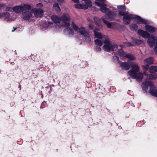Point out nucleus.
Segmentation results:
<instances>
[{
  "instance_id": "f257e3e1",
  "label": "nucleus",
  "mask_w": 157,
  "mask_h": 157,
  "mask_svg": "<svg viewBox=\"0 0 157 157\" xmlns=\"http://www.w3.org/2000/svg\"><path fill=\"white\" fill-rule=\"evenodd\" d=\"M130 67L132 69L128 72L129 75L132 79H136L137 81L140 82L143 78V74L141 72H138L140 67L137 64L132 63Z\"/></svg>"
},
{
  "instance_id": "f03ea898",
  "label": "nucleus",
  "mask_w": 157,
  "mask_h": 157,
  "mask_svg": "<svg viewBox=\"0 0 157 157\" xmlns=\"http://www.w3.org/2000/svg\"><path fill=\"white\" fill-rule=\"evenodd\" d=\"M132 19H134V21L136 22L137 24H140L142 23L144 24H147V21L146 20L142 18L140 16H134L132 14H130L128 18L125 22H124V24L126 25L129 24Z\"/></svg>"
},
{
  "instance_id": "7ed1b4c3",
  "label": "nucleus",
  "mask_w": 157,
  "mask_h": 157,
  "mask_svg": "<svg viewBox=\"0 0 157 157\" xmlns=\"http://www.w3.org/2000/svg\"><path fill=\"white\" fill-rule=\"evenodd\" d=\"M95 4L98 6L101 7L100 10L102 13H105L110 18L111 17L113 18L116 16V13L113 11H111L109 8L105 7L106 5L104 3H100L98 2H95Z\"/></svg>"
},
{
  "instance_id": "20e7f679",
  "label": "nucleus",
  "mask_w": 157,
  "mask_h": 157,
  "mask_svg": "<svg viewBox=\"0 0 157 157\" xmlns=\"http://www.w3.org/2000/svg\"><path fill=\"white\" fill-rule=\"evenodd\" d=\"M117 8L120 10L118 15L119 17L123 16V21L124 23V22H125L130 14L128 12L126 11V7L125 5L118 6Z\"/></svg>"
},
{
  "instance_id": "39448f33",
  "label": "nucleus",
  "mask_w": 157,
  "mask_h": 157,
  "mask_svg": "<svg viewBox=\"0 0 157 157\" xmlns=\"http://www.w3.org/2000/svg\"><path fill=\"white\" fill-rule=\"evenodd\" d=\"M12 9L17 13H20L23 11V7L22 5L13 7V8L11 7L7 8H6V10L7 11H10V10Z\"/></svg>"
},
{
  "instance_id": "423d86ee",
  "label": "nucleus",
  "mask_w": 157,
  "mask_h": 157,
  "mask_svg": "<svg viewBox=\"0 0 157 157\" xmlns=\"http://www.w3.org/2000/svg\"><path fill=\"white\" fill-rule=\"evenodd\" d=\"M32 16V13L31 12L26 10L23 12L21 14V17L23 19L26 20H28L30 19Z\"/></svg>"
},
{
  "instance_id": "0eeeda50",
  "label": "nucleus",
  "mask_w": 157,
  "mask_h": 157,
  "mask_svg": "<svg viewBox=\"0 0 157 157\" xmlns=\"http://www.w3.org/2000/svg\"><path fill=\"white\" fill-rule=\"evenodd\" d=\"M138 33L139 35L144 38H148L150 36V35L149 33L142 29L138 30Z\"/></svg>"
},
{
  "instance_id": "6e6552de",
  "label": "nucleus",
  "mask_w": 157,
  "mask_h": 157,
  "mask_svg": "<svg viewBox=\"0 0 157 157\" xmlns=\"http://www.w3.org/2000/svg\"><path fill=\"white\" fill-rule=\"evenodd\" d=\"M44 11L41 9H36L34 12V13L35 17H41L42 16Z\"/></svg>"
},
{
  "instance_id": "1a4fd4ad",
  "label": "nucleus",
  "mask_w": 157,
  "mask_h": 157,
  "mask_svg": "<svg viewBox=\"0 0 157 157\" xmlns=\"http://www.w3.org/2000/svg\"><path fill=\"white\" fill-rule=\"evenodd\" d=\"M155 39L153 36H150L147 40L148 44L150 47H153L155 44Z\"/></svg>"
},
{
  "instance_id": "9d476101",
  "label": "nucleus",
  "mask_w": 157,
  "mask_h": 157,
  "mask_svg": "<svg viewBox=\"0 0 157 157\" xmlns=\"http://www.w3.org/2000/svg\"><path fill=\"white\" fill-rule=\"evenodd\" d=\"M75 8L78 9H82L86 10L89 8L87 5L84 4L77 3L75 5Z\"/></svg>"
},
{
  "instance_id": "9b49d317",
  "label": "nucleus",
  "mask_w": 157,
  "mask_h": 157,
  "mask_svg": "<svg viewBox=\"0 0 157 157\" xmlns=\"http://www.w3.org/2000/svg\"><path fill=\"white\" fill-rule=\"evenodd\" d=\"M131 64L128 63L127 62H122L120 64V66L122 69L127 70H129Z\"/></svg>"
},
{
  "instance_id": "f8f14e48",
  "label": "nucleus",
  "mask_w": 157,
  "mask_h": 157,
  "mask_svg": "<svg viewBox=\"0 0 157 157\" xmlns=\"http://www.w3.org/2000/svg\"><path fill=\"white\" fill-rule=\"evenodd\" d=\"M145 28L147 31L151 33H155L156 30L157 29L156 28L149 25H146Z\"/></svg>"
},
{
  "instance_id": "ddd939ff",
  "label": "nucleus",
  "mask_w": 157,
  "mask_h": 157,
  "mask_svg": "<svg viewBox=\"0 0 157 157\" xmlns=\"http://www.w3.org/2000/svg\"><path fill=\"white\" fill-rule=\"evenodd\" d=\"M103 49L107 52L113 51V46L112 44H105L103 47Z\"/></svg>"
},
{
  "instance_id": "4468645a",
  "label": "nucleus",
  "mask_w": 157,
  "mask_h": 157,
  "mask_svg": "<svg viewBox=\"0 0 157 157\" xmlns=\"http://www.w3.org/2000/svg\"><path fill=\"white\" fill-rule=\"evenodd\" d=\"M131 39L132 40V44H134V46L141 44L143 42L142 40L137 39L134 37H132Z\"/></svg>"
},
{
  "instance_id": "2eb2a0df",
  "label": "nucleus",
  "mask_w": 157,
  "mask_h": 157,
  "mask_svg": "<svg viewBox=\"0 0 157 157\" xmlns=\"http://www.w3.org/2000/svg\"><path fill=\"white\" fill-rule=\"evenodd\" d=\"M64 32L66 34L69 35H73L74 34L73 29L70 27L66 28L64 30Z\"/></svg>"
},
{
  "instance_id": "dca6fc26",
  "label": "nucleus",
  "mask_w": 157,
  "mask_h": 157,
  "mask_svg": "<svg viewBox=\"0 0 157 157\" xmlns=\"http://www.w3.org/2000/svg\"><path fill=\"white\" fill-rule=\"evenodd\" d=\"M149 93L152 96L157 97V90L155 89V87L150 88Z\"/></svg>"
},
{
  "instance_id": "f3484780",
  "label": "nucleus",
  "mask_w": 157,
  "mask_h": 157,
  "mask_svg": "<svg viewBox=\"0 0 157 157\" xmlns=\"http://www.w3.org/2000/svg\"><path fill=\"white\" fill-rule=\"evenodd\" d=\"M70 20V17L69 15L67 14L63 15L60 17V20L63 22L68 21Z\"/></svg>"
},
{
  "instance_id": "a211bd4d",
  "label": "nucleus",
  "mask_w": 157,
  "mask_h": 157,
  "mask_svg": "<svg viewBox=\"0 0 157 157\" xmlns=\"http://www.w3.org/2000/svg\"><path fill=\"white\" fill-rule=\"evenodd\" d=\"M85 28L81 27L80 29L79 30V32L82 35L85 36L89 35V32L88 31L85 30Z\"/></svg>"
},
{
  "instance_id": "6ab92c4d",
  "label": "nucleus",
  "mask_w": 157,
  "mask_h": 157,
  "mask_svg": "<svg viewBox=\"0 0 157 157\" xmlns=\"http://www.w3.org/2000/svg\"><path fill=\"white\" fill-rule=\"evenodd\" d=\"M52 20L55 23H59L60 21V18L57 15H52L51 17Z\"/></svg>"
},
{
  "instance_id": "aec40b11",
  "label": "nucleus",
  "mask_w": 157,
  "mask_h": 157,
  "mask_svg": "<svg viewBox=\"0 0 157 157\" xmlns=\"http://www.w3.org/2000/svg\"><path fill=\"white\" fill-rule=\"evenodd\" d=\"M149 71L151 73H153L157 72V66H151L149 67Z\"/></svg>"
},
{
  "instance_id": "412c9836",
  "label": "nucleus",
  "mask_w": 157,
  "mask_h": 157,
  "mask_svg": "<svg viewBox=\"0 0 157 157\" xmlns=\"http://www.w3.org/2000/svg\"><path fill=\"white\" fill-rule=\"evenodd\" d=\"M131 29L133 31L137 30L138 26L135 23L132 24L130 25Z\"/></svg>"
},
{
  "instance_id": "4be33fe9",
  "label": "nucleus",
  "mask_w": 157,
  "mask_h": 157,
  "mask_svg": "<svg viewBox=\"0 0 157 157\" xmlns=\"http://www.w3.org/2000/svg\"><path fill=\"white\" fill-rule=\"evenodd\" d=\"M144 61L147 63V64H149L150 65L153 63V59L151 57L145 59Z\"/></svg>"
},
{
  "instance_id": "5701e85b",
  "label": "nucleus",
  "mask_w": 157,
  "mask_h": 157,
  "mask_svg": "<svg viewBox=\"0 0 157 157\" xmlns=\"http://www.w3.org/2000/svg\"><path fill=\"white\" fill-rule=\"evenodd\" d=\"M21 5L23 7V11L25 10H29L31 9V6L29 4H24Z\"/></svg>"
},
{
  "instance_id": "b1692460",
  "label": "nucleus",
  "mask_w": 157,
  "mask_h": 157,
  "mask_svg": "<svg viewBox=\"0 0 157 157\" xmlns=\"http://www.w3.org/2000/svg\"><path fill=\"white\" fill-rule=\"evenodd\" d=\"M93 32H94L95 36L96 38L100 39H101L102 38V36L101 33L98 32H97L95 30H93Z\"/></svg>"
},
{
  "instance_id": "393cba45",
  "label": "nucleus",
  "mask_w": 157,
  "mask_h": 157,
  "mask_svg": "<svg viewBox=\"0 0 157 157\" xmlns=\"http://www.w3.org/2000/svg\"><path fill=\"white\" fill-rule=\"evenodd\" d=\"M84 2L86 5H87L89 8H91L92 6V2L91 0H82Z\"/></svg>"
},
{
  "instance_id": "a878e982",
  "label": "nucleus",
  "mask_w": 157,
  "mask_h": 157,
  "mask_svg": "<svg viewBox=\"0 0 157 157\" xmlns=\"http://www.w3.org/2000/svg\"><path fill=\"white\" fill-rule=\"evenodd\" d=\"M94 43L95 45L98 46H101L103 44L102 42L99 39H96L94 41Z\"/></svg>"
},
{
  "instance_id": "bb28decb",
  "label": "nucleus",
  "mask_w": 157,
  "mask_h": 157,
  "mask_svg": "<svg viewBox=\"0 0 157 157\" xmlns=\"http://www.w3.org/2000/svg\"><path fill=\"white\" fill-rule=\"evenodd\" d=\"M157 78V75H154L152 74H150L148 75L147 78L150 80L155 79Z\"/></svg>"
},
{
  "instance_id": "cd10ccee",
  "label": "nucleus",
  "mask_w": 157,
  "mask_h": 157,
  "mask_svg": "<svg viewBox=\"0 0 157 157\" xmlns=\"http://www.w3.org/2000/svg\"><path fill=\"white\" fill-rule=\"evenodd\" d=\"M102 21L106 25H107V27L109 28H110L112 26V24L111 23L109 22L106 20L103 19L102 20Z\"/></svg>"
},
{
  "instance_id": "c85d7f7f",
  "label": "nucleus",
  "mask_w": 157,
  "mask_h": 157,
  "mask_svg": "<svg viewBox=\"0 0 157 157\" xmlns=\"http://www.w3.org/2000/svg\"><path fill=\"white\" fill-rule=\"evenodd\" d=\"M71 26L75 31H78L80 29V28L77 26L73 22L71 23Z\"/></svg>"
},
{
  "instance_id": "c756f323",
  "label": "nucleus",
  "mask_w": 157,
  "mask_h": 157,
  "mask_svg": "<svg viewBox=\"0 0 157 157\" xmlns=\"http://www.w3.org/2000/svg\"><path fill=\"white\" fill-rule=\"evenodd\" d=\"M145 84L147 85V86H150L151 87H154L153 86V83L151 81H145Z\"/></svg>"
},
{
  "instance_id": "7c9ffc66",
  "label": "nucleus",
  "mask_w": 157,
  "mask_h": 157,
  "mask_svg": "<svg viewBox=\"0 0 157 157\" xmlns=\"http://www.w3.org/2000/svg\"><path fill=\"white\" fill-rule=\"evenodd\" d=\"M126 58H128L130 60H134V57L133 55H130L129 54H127L125 55Z\"/></svg>"
},
{
  "instance_id": "2f4dec72",
  "label": "nucleus",
  "mask_w": 157,
  "mask_h": 157,
  "mask_svg": "<svg viewBox=\"0 0 157 157\" xmlns=\"http://www.w3.org/2000/svg\"><path fill=\"white\" fill-rule=\"evenodd\" d=\"M143 90L146 93L148 90L147 86L145 84H143L142 86Z\"/></svg>"
},
{
  "instance_id": "473e14b6",
  "label": "nucleus",
  "mask_w": 157,
  "mask_h": 157,
  "mask_svg": "<svg viewBox=\"0 0 157 157\" xmlns=\"http://www.w3.org/2000/svg\"><path fill=\"white\" fill-rule=\"evenodd\" d=\"M94 21L96 23V25L99 26V23L100 22V20L97 17H94Z\"/></svg>"
},
{
  "instance_id": "72a5a7b5",
  "label": "nucleus",
  "mask_w": 157,
  "mask_h": 157,
  "mask_svg": "<svg viewBox=\"0 0 157 157\" xmlns=\"http://www.w3.org/2000/svg\"><path fill=\"white\" fill-rule=\"evenodd\" d=\"M3 16L5 18L8 19L10 17V14L8 12H5L3 15Z\"/></svg>"
},
{
  "instance_id": "f704fd0d",
  "label": "nucleus",
  "mask_w": 157,
  "mask_h": 157,
  "mask_svg": "<svg viewBox=\"0 0 157 157\" xmlns=\"http://www.w3.org/2000/svg\"><path fill=\"white\" fill-rule=\"evenodd\" d=\"M85 36V40L87 43H90L91 41V39L90 37L89 36L86 35Z\"/></svg>"
},
{
  "instance_id": "c9c22d12",
  "label": "nucleus",
  "mask_w": 157,
  "mask_h": 157,
  "mask_svg": "<svg viewBox=\"0 0 157 157\" xmlns=\"http://www.w3.org/2000/svg\"><path fill=\"white\" fill-rule=\"evenodd\" d=\"M113 59L115 62H117L118 63H120V61L119 60V58L117 56H113Z\"/></svg>"
},
{
  "instance_id": "e433bc0d",
  "label": "nucleus",
  "mask_w": 157,
  "mask_h": 157,
  "mask_svg": "<svg viewBox=\"0 0 157 157\" xmlns=\"http://www.w3.org/2000/svg\"><path fill=\"white\" fill-rule=\"evenodd\" d=\"M53 6L56 8V9L58 11L60 10V9L59 6V4L57 3H55L54 4Z\"/></svg>"
},
{
  "instance_id": "4c0bfd02",
  "label": "nucleus",
  "mask_w": 157,
  "mask_h": 157,
  "mask_svg": "<svg viewBox=\"0 0 157 157\" xmlns=\"http://www.w3.org/2000/svg\"><path fill=\"white\" fill-rule=\"evenodd\" d=\"M149 64H147L145 65H143L142 66V67L146 71L148 70H149Z\"/></svg>"
},
{
  "instance_id": "58836bf2",
  "label": "nucleus",
  "mask_w": 157,
  "mask_h": 157,
  "mask_svg": "<svg viewBox=\"0 0 157 157\" xmlns=\"http://www.w3.org/2000/svg\"><path fill=\"white\" fill-rule=\"evenodd\" d=\"M124 43L128 47L134 46V44H132L130 42H125Z\"/></svg>"
},
{
  "instance_id": "ea45409f",
  "label": "nucleus",
  "mask_w": 157,
  "mask_h": 157,
  "mask_svg": "<svg viewBox=\"0 0 157 157\" xmlns=\"http://www.w3.org/2000/svg\"><path fill=\"white\" fill-rule=\"evenodd\" d=\"M47 105V103L45 101H44L43 102L41 105L40 108L41 109H43Z\"/></svg>"
},
{
  "instance_id": "a19ab883",
  "label": "nucleus",
  "mask_w": 157,
  "mask_h": 157,
  "mask_svg": "<svg viewBox=\"0 0 157 157\" xmlns=\"http://www.w3.org/2000/svg\"><path fill=\"white\" fill-rule=\"evenodd\" d=\"M104 42L105 44H111L109 40L107 39H105L104 41Z\"/></svg>"
},
{
  "instance_id": "79ce46f5",
  "label": "nucleus",
  "mask_w": 157,
  "mask_h": 157,
  "mask_svg": "<svg viewBox=\"0 0 157 157\" xmlns=\"http://www.w3.org/2000/svg\"><path fill=\"white\" fill-rule=\"evenodd\" d=\"M32 56H33V57H35V59H33V58L31 57V59H32V60H33L34 61H37L38 60V59L37 58V55L33 56V55H32Z\"/></svg>"
},
{
  "instance_id": "37998d69",
  "label": "nucleus",
  "mask_w": 157,
  "mask_h": 157,
  "mask_svg": "<svg viewBox=\"0 0 157 157\" xmlns=\"http://www.w3.org/2000/svg\"><path fill=\"white\" fill-rule=\"evenodd\" d=\"M95 50L97 52H100L101 49L99 46H96L95 48Z\"/></svg>"
},
{
  "instance_id": "c03bdc74",
  "label": "nucleus",
  "mask_w": 157,
  "mask_h": 157,
  "mask_svg": "<svg viewBox=\"0 0 157 157\" xmlns=\"http://www.w3.org/2000/svg\"><path fill=\"white\" fill-rule=\"evenodd\" d=\"M64 23V26H69L70 25V24L69 22H67L66 21H64L63 22Z\"/></svg>"
},
{
  "instance_id": "a18cd8bd",
  "label": "nucleus",
  "mask_w": 157,
  "mask_h": 157,
  "mask_svg": "<svg viewBox=\"0 0 157 157\" xmlns=\"http://www.w3.org/2000/svg\"><path fill=\"white\" fill-rule=\"evenodd\" d=\"M112 46H113V51H114V49H117L118 48V45L115 44H114L113 45L112 44Z\"/></svg>"
},
{
  "instance_id": "49530a36",
  "label": "nucleus",
  "mask_w": 157,
  "mask_h": 157,
  "mask_svg": "<svg viewBox=\"0 0 157 157\" xmlns=\"http://www.w3.org/2000/svg\"><path fill=\"white\" fill-rule=\"evenodd\" d=\"M46 88L47 89H49V90L48 91L49 93H51L52 92V88L51 86H48L46 87Z\"/></svg>"
},
{
  "instance_id": "de8ad7c7",
  "label": "nucleus",
  "mask_w": 157,
  "mask_h": 157,
  "mask_svg": "<svg viewBox=\"0 0 157 157\" xmlns=\"http://www.w3.org/2000/svg\"><path fill=\"white\" fill-rule=\"evenodd\" d=\"M96 1V2H99L101 3H103L104 2L105 0H95Z\"/></svg>"
},
{
  "instance_id": "09e8293b",
  "label": "nucleus",
  "mask_w": 157,
  "mask_h": 157,
  "mask_svg": "<svg viewBox=\"0 0 157 157\" xmlns=\"http://www.w3.org/2000/svg\"><path fill=\"white\" fill-rule=\"evenodd\" d=\"M89 27L91 29H93L94 27V26L92 24H90L89 25Z\"/></svg>"
},
{
  "instance_id": "8fccbe9b",
  "label": "nucleus",
  "mask_w": 157,
  "mask_h": 157,
  "mask_svg": "<svg viewBox=\"0 0 157 157\" xmlns=\"http://www.w3.org/2000/svg\"><path fill=\"white\" fill-rule=\"evenodd\" d=\"M36 6L37 7H42L43 5L41 3H40L37 4Z\"/></svg>"
},
{
  "instance_id": "3c124183",
  "label": "nucleus",
  "mask_w": 157,
  "mask_h": 157,
  "mask_svg": "<svg viewBox=\"0 0 157 157\" xmlns=\"http://www.w3.org/2000/svg\"><path fill=\"white\" fill-rule=\"evenodd\" d=\"M154 50L155 53L157 55V46L156 45L154 47Z\"/></svg>"
},
{
  "instance_id": "603ef678",
  "label": "nucleus",
  "mask_w": 157,
  "mask_h": 157,
  "mask_svg": "<svg viewBox=\"0 0 157 157\" xmlns=\"http://www.w3.org/2000/svg\"><path fill=\"white\" fill-rule=\"evenodd\" d=\"M122 51V52H124V51L123 50H122V49H120V50H119L118 52V53H119L120 54V55H121V52Z\"/></svg>"
},
{
  "instance_id": "864d4df0",
  "label": "nucleus",
  "mask_w": 157,
  "mask_h": 157,
  "mask_svg": "<svg viewBox=\"0 0 157 157\" xmlns=\"http://www.w3.org/2000/svg\"><path fill=\"white\" fill-rule=\"evenodd\" d=\"M143 74H144L145 75H146V76H148V75H148V73L146 72V71H144V72H143Z\"/></svg>"
},
{
  "instance_id": "5fc2aeb1",
  "label": "nucleus",
  "mask_w": 157,
  "mask_h": 157,
  "mask_svg": "<svg viewBox=\"0 0 157 157\" xmlns=\"http://www.w3.org/2000/svg\"><path fill=\"white\" fill-rule=\"evenodd\" d=\"M75 3H78L79 2V0H72Z\"/></svg>"
},
{
  "instance_id": "6e6d98bb",
  "label": "nucleus",
  "mask_w": 157,
  "mask_h": 157,
  "mask_svg": "<svg viewBox=\"0 0 157 157\" xmlns=\"http://www.w3.org/2000/svg\"><path fill=\"white\" fill-rule=\"evenodd\" d=\"M13 29H14V30H12V32H13V31H15V30L17 29V28L14 27Z\"/></svg>"
},
{
  "instance_id": "4d7b16f0",
  "label": "nucleus",
  "mask_w": 157,
  "mask_h": 157,
  "mask_svg": "<svg viewBox=\"0 0 157 157\" xmlns=\"http://www.w3.org/2000/svg\"><path fill=\"white\" fill-rule=\"evenodd\" d=\"M21 85L20 84H19V85L18 88L20 90L21 89Z\"/></svg>"
},
{
  "instance_id": "13d9d810",
  "label": "nucleus",
  "mask_w": 157,
  "mask_h": 157,
  "mask_svg": "<svg viewBox=\"0 0 157 157\" xmlns=\"http://www.w3.org/2000/svg\"><path fill=\"white\" fill-rule=\"evenodd\" d=\"M95 30L98 31L99 30V29L97 28H95Z\"/></svg>"
},
{
  "instance_id": "bf43d9fd",
  "label": "nucleus",
  "mask_w": 157,
  "mask_h": 157,
  "mask_svg": "<svg viewBox=\"0 0 157 157\" xmlns=\"http://www.w3.org/2000/svg\"><path fill=\"white\" fill-rule=\"evenodd\" d=\"M157 46V39L156 40V45Z\"/></svg>"
},
{
  "instance_id": "052dcab7",
  "label": "nucleus",
  "mask_w": 157,
  "mask_h": 157,
  "mask_svg": "<svg viewBox=\"0 0 157 157\" xmlns=\"http://www.w3.org/2000/svg\"><path fill=\"white\" fill-rule=\"evenodd\" d=\"M31 57L33 58V59H35V57H33V56H32Z\"/></svg>"
}]
</instances>
